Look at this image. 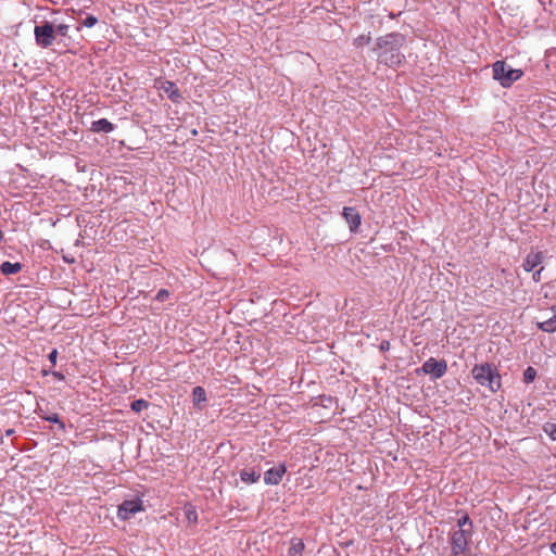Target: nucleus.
<instances>
[{
    "mask_svg": "<svg viewBox=\"0 0 556 556\" xmlns=\"http://www.w3.org/2000/svg\"><path fill=\"white\" fill-rule=\"evenodd\" d=\"M162 89L167 94L168 99H170L173 102L177 103L182 99L179 89L177 88L176 84L173 81L166 80L163 84Z\"/></svg>",
    "mask_w": 556,
    "mask_h": 556,
    "instance_id": "nucleus-13",
    "label": "nucleus"
},
{
    "mask_svg": "<svg viewBox=\"0 0 556 556\" xmlns=\"http://www.w3.org/2000/svg\"><path fill=\"white\" fill-rule=\"evenodd\" d=\"M42 374H43V375H48V374H49V371L43 369V370H42ZM50 374H51L55 379H58V380H60V381H63V380L65 379V376H64L62 372H60V371H50Z\"/></svg>",
    "mask_w": 556,
    "mask_h": 556,
    "instance_id": "nucleus-29",
    "label": "nucleus"
},
{
    "mask_svg": "<svg viewBox=\"0 0 556 556\" xmlns=\"http://www.w3.org/2000/svg\"><path fill=\"white\" fill-rule=\"evenodd\" d=\"M370 40H371L370 34H366V35L363 34L354 39L353 45L356 48H362L364 46L369 45Z\"/></svg>",
    "mask_w": 556,
    "mask_h": 556,
    "instance_id": "nucleus-22",
    "label": "nucleus"
},
{
    "mask_svg": "<svg viewBox=\"0 0 556 556\" xmlns=\"http://www.w3.org/2000/svg\"><path fill=\"white\" fill-rule=\"evenodd\" d=\"M115 129V125L106 118H100L91 123L90 130L92 132H111Z\"/></svg>",
    "mask_w": 556,
    "mask_h": 556,
    "instance_id": "nucleus-12",
    "label": "nucleus"
},
{
    "mask_svg": "<svg viewBox=\"0 0 556 556\" xmlns=\"http://www.w3.org/2000/svg\"><path fill=\"white\" fill-rule=\"evenodd\" d=\"M192 400L194 406L200 407L202 403L206 402V392L202 387H195L192 391Z\"/></svg>",
    "mask_w": 556,
    "mask_h": 556,
    "instance_id": "nucleus-16",
    "label": "nucleus"
},
{
    "mask_svg": "<svg viewBox=\"0 0 556 556\" xmlns=\"http://www.w3.org/2000/svg\"><path fill=\"white\" fill-rule=\"evenodd\" d=\"M471 374L479 384L488 387L492 392L501 388V376L496 367L490 363L475 365Z\"/></svg>",
    "mask_w": 556,
    "mask_h": 556,
    "instance_id": "nucleus-2",
    "label": "nucleus"
},
{
    "mask_svg": "<svg viewBox=\"0 0 556 556\" xmlns=\"http://www.w3.org/2000/svg\"><path fill=\"white\" fill-rule=\"evenodd\" d=\"M287 468L283 464H280L276 467L269 468L264 473V482L267 485H277L282 480L283 475L286 473Z\"/></svg>",
    "mask_w": 556,
    "mask_h": 556,
    "instance_id": "nucleus-9",
    "label": "nucleus"
},
{
    "mask_svg": "<svg viewBox=\"0 0 556 556\" xmlns=\"http://www.w3.org/2000/svg\"><path fill=\"white\" fill-rule=\"evenodd\" d=\"M543 430L553 441H556V424L546 422L543 426Z\"/></svg>",
    "mask_w": 556,
    "mask_h": 556,
    "instance_id": "nucleus-24",
    "label": "nucleus"
},
{
    "mask_svg": "<svg viewBox=\"0 0 556 556\" xmlns=\"http://www.w3.org/2000/svg\"><path fill=\"white\" fill-rule=\"evenodd\" d=\"M551 552L556 555V541L551 544Z\"/></svg>",
    "mask_w": 556,
    "mask_h": 556,
    "instance_id": "nucleus-32",
    "label": "nucleus"
},
{
    "mask_svg": "<svg viewBox=\"0 0 556 556\" xmlns=\"http://www.w3.org/2000/svg\"><path fill=\"white\" fill-rule=\"evenodd\" d=\"M420 370L430 375L432 380H437L446 374L447 363L445 359H435L434 357H430L422 364Z\"/></svg>",
    "mask_w": 556,
    "mask_h": 556,
    "instance_id": "nucleus-6",
    "label": "nucleus"
},
{
    "mask_svg": "<svg viewBox=\"0 0 556 556\" xmlns=\"http://www.w3.org/2000/svg\"><path fill=\"white\" fill-rule=\"evenodd\" d=\"M34 35L36 43L43 49L51 47L55 39L54 27L47 21L35 26Z\"/></svg>",
    "mask_w": 556,
    "mask_h": 556,
    "instance_id": "nucleus-5",
    "label": "nucleus"
},
{
    "mask_svg": "<svg viewBox=\"0 0 556 556\" xmlns=\"http://www.w3.org/2000/svg\"><path fill=\"white\" fill-rule=\"evenodd\" d=\"M169 296V292L166 290V289H160L156 293V296L155 299L159 301V302H164L165 300H167Z\"/></svg>",
    "mask_w": 556,
    "mask_h": 556,
    "instance_id": "nucleus-27",
    "label": "nucleus"
},
{
    "mask_svg": "<svg viewBox=\"0 0 556 556\" xmlns=\"http://www.w3.org/2000/svg\"><path fill=\"white\" fill-rule=\"evenodd\" d=\"M492 71L493 78L504 88L510 87L523 75L521 70L509 67L505 61H496L492 66Z\"/></svg>",
    "mask_w": 556,
    "mask_h": 556,
    "instance_id": "nucleus-3",
    "label": "nucleus"
},
{
    "mask_svg": "<svg viewBox=\"0 0 556 556\" xmlns=\"http://www.w3.org/2000/svg\"><path fill=\"white\" fill-rule=\"evenodd\" d=\"M48 358L51 363V367H54L55 364H56V358H58V350L56 349H53L49 355H48Z\"/></svg>",
    "mask_w": 556,
    "mask_h": 556,
    "instance_id": "nucleus-28",
    "label": "nucleus"
},
{
    "mask_svg": "<svg viewBox=\"0 0 556 556\" xmlns=\"http://www.w3.org/2000/svg\"><path fill=\"white\" fill-rule=\"evenodd\" d=\"M553 316L546 320L538 323L539 329L544 332H555L556 331V305L552 306Z\"/></svg>",
    "mask_w": 556,
    "mask_h": 556,
    "instance_id": "nucleus-14",
    "label": "nucleus"
},
{
    "mask_svg": "<svg viewBox=\"0 0 556 556\" xmlns=\"http://www.w3.org/2000/svg\"><path fill=\"white\" fill-rule=\"evenodd\" d=\"M185 514L189 523L198 522V513L193 506H186Z\"/></svg>",
    "mask_w": 556,
    "mask_h": 556,
    "instance_id": "nucleus-23",
    "label": "nucleus"
},
{
    "mask_svg": "<svg viewBox=\"0 0 556 556\" xmlns=\"http://www.w3.org/2000/svg\"><path fill=\"white\" fill-rule=\"evenodd\" d=\"M150 405V403L143 399H139V400H135L131 405H130V408L131 410L136 412V413H140L141 410L148 408Z\"/></svg>",
    "mask_w": 556,
    "mask_h": 556,
    "instance_id": "nucleus-20",
    "label": "nucleus"
},
{
    "mask_svg": "<svg viewBox=\"0 0 556 556\" xmlns=\"http://www.w3.org/2000/svg\"><path fill=\"white\" fill-rule=\"evenodd\" d=\"M144 510L141 498L125 500L117 509V517L122 520H128L137 513Z\"/></svg>",
    "mask_w": 556,
    "mask_h": 556,
    "instance_id": "nucleus-7",
    "label": "nucleus"
},
{
    "mask_svg": "<svg viewBox=\"0 0 556 556\" xmlns=\"http://www.w3.org/2000/svg\"><path fill=\"white\" fill-rule=\"evenodd\" d=\"M40 417L49 422L56 424L60 430H65V424L60 419L56 413H52L49 415H40Z\"/></svg>",
    "mask_w": 556,
    "mask_h": 556,
    "instance_id": "nucleus-18",
    "label": "nucleus"
},
{
    "mask_svg": "<svg viewBox=\"0 0 556 556\" xmlns=\"http://www.w3.org/2000/svg\"><path fill=\"white\" fill-rule=\"evenodd\" d=\"M343 218L349 224L351 232H356L361 226L362 217L356 207L345 206L342 212Z\"/></svg>",
    "mask_w": 556,
    "mask_h": 556,
    "instance_id": "nucleus-8",
    "label": "nucleus"
},
{
    "mask_svg": "<svg viewBox=\"0 0 556 556\" xmlns=\"http://www.w3.org/2000/svg\"><path fill=\"white\" fill-rule=\"evenodd\" d=\"M98 23V18L93 15H88L86 16L83 21H81V26H85V27H93L96 24Z\"/></svg>",
    "mask_w": 556,
    "mask_h": 556,
    "instance_id": "nucleus-25",
    "label": "nucleus"
},
{
    "mask_svg": "<svg viewBox=\"0 0 556 556\" xmlns=\"http://www.w3.org/2000/svg\"><path fill=\"white\" fill-rule=\"evenodd\" d=\"M304 549V543L300 539H293L291 541V546L288 551V556H301Z\"/></svg>",
    "mask_w": 556,
    "mask_h": 556,
    "instance_id": "nucleus-17",
    "label": "nucleus"
},
{
    "mask_svg": "<svg viewBox=\"0 0 556 556\" xmlns=\"http://www.w3.org/2000/svg\"><path fill=\"white\" fill-rule=\"evenodd\" d=\"M457 527H458L457 529H463V530H467V528H469V532L472 533V528H473L472 521L467 514H465L457 520Z\"/></svg>",
    "mask_w": 556,
    "mask_h": 556,
    "instance_id": "nucleus-19",
    "label": "nucleus"
},
{
    "mask_svg": "<svg viewBox=\"0 0 556 556\" xmlns=\"http://www.w3.org/2000/svg\"><path fill=\"white\" fill-rule=\"evenodd\" d=\"M0 270L5 276L14 275L22 270V264L18 262H16V263L3 262L0 266Z\"/></svg>",
    "mask_w": 556,
    "mask_h": 556,
    "instance_id": "nucleus-15",
    "label": "nucleus"
},
{
    "mask_svg": "<svg viewBox=\"0 0 556 556\" xmlns=\"http://www.w3.org/2000/svg\"><path fill=\"white\" fill-rule=\"evenodd\" d=\"M70 26L67 24H59L54 28V35H60L62 37H66L68 34Z\"/></svg>",
    "mask_w": 556,
    "mask_h": 556,
    "instance_id": "nucleus-26",
    "label": "nucleus"
},
{
    "mask_svg": "<svg viewBox=\"0 0 556 556\" xmlns=\"http://www.w3.org/2000/svg\"><path fill=\"white\" fill-rule=\"evenodd\" d=\"M543 270V267H541L540 269H538L536 271L533 273L532 275V279L533 281L535 282H540L541 281V273Z\"/></svg>",
    "mask_w": 556,
    "mask_h": 556,
    "instance_id": "nucleus-30",
    "label": "nucleus"
},
{
    "mask_svg": "<svg viewBox=\"0 0 556 556\" xmlns=\"http://www.w3.org/2000/svg\"><path fill=\"white\" fill-rule=\"evenodd\" d=\"M536 369L533 368L532 366H529L526 368V370L523 371V382L525 383H531L535 380L536 378Z\"/></svg>",
    "mask_w": 556,
    "mask_h": 556,
    "instance_id": "nucleus-21",
    "label": "nucleus"
},
{
    "mask_svg": "<svg viewBox=\"0 0 556 556\" xmlns=\"http://www.w3.org/2000/svg\"><path fill=\"white\" fill-rule=\"evenodd\" d=\"M543 258L544 256L542 252L531 251L523 260L522 267L526 271H532L543 262Z\"/></svg>",
    "mask_w": 556,
    "mask_h": 556,
    "instance_id": "nucleus-10",
    "label": "nucleus"
},
{
    "mask_svg": "<svg viewBox=\"0 0 556 556\" xmlns=\"http://www.w3.org/2000/svg\"><path fill=\"white\" fill-rule=\"evenodd\" d=\"M240 480L245 484L256 483L261 478V470L253 467H245L239 471Z\"/></svg>",
    "mask_w": 556,
    "mask_h": 556,
    "instance_id": "nucleus-11",
    "label": "nucleus"
},
{
    "mask_svg": "<svg viewBox=\"0 0 556 556\" xmlns=\"http://www.w3.org/2000/svg\"><path fill=\"white\" fill-rule=\"evenodd\" d=\"M472 533L463 529H454L451 532L450 543L452 546L451 556H465L468 551V542L471 539Z\"/></svg>",
    "mask_w": 556,
    "mask_h": 556,
    "instance_id": "nucleus-4",
    "label": "nucleus"
},
{
    "mask_svg": "<svg viewBox=\"0 0 556 556\" xmlns=\"http://www.w3.org/2000/svg\"><path fill=\"white\" fill-rule=\"evenodd\" d=\"M389 345H390V344H389V342H388V341H382V342H381V344H380V349H381L382 351L388 350V349H389Z\"/></svg>",
    "mask_w": 556,
    "mask_h": 556,
    "instance_id": "nucleus-31",
    "label": "nucleus"
},
{
    "mask_svg": "<svg viewBox=\"0 0 556 556\" xmlns=\"http://www.w3.org/2000/svg\"><path fill=\"white\" fill-rule=\"evenodd\" d=\"M405 42V36L396 31L378 37L372 47L377 62L391 68L401 66L405 62L402 51Z\"/></svg>",
    "mask_w": 556,
    "mask_h": 556,
    "instance_id": "nucleus-1",
    "label": "nucleus"
},
{
    "mask_svg": "<svg viewBox=\"0 0 556 556\" xmlns=\"http://www.w3.org/2000/svg\"><path fill=\"white\" fill-rule=\"evenodd\" d=\"M13 433H14V429H8V430L5 431V435H7V437L12 435Z\"/></svg>",
    "mask_w": 556,
    "mask_h": 556,
    "instance_id": "nucleus-33",
    "label": "nucleus"
}]
</instances>
